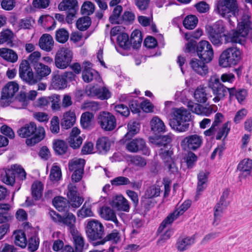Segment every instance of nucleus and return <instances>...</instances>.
I'll return each instance as SVG.
<instances>
[{"label":"nucleus","instance_id":"f257e3e1","mask_svg":"<svg viewBox=\"0 0 252 252\" xmlns=\"http://www.w3.org/2000/svg\"><path fill=\"white\" fill-rule=\"evenodd\" d=\"M251 17L244 14L238 23L237 30L231 32H225V27L221 20L217 21L213 26L207 28V34L210 40L216 46L229 42L242 44L245 38L252 31Z\"/></svg>","mask_w":252,"mask_h":252},{"label":"nucleus","instance_id":"f03ea898","mask_svg":"<svg viewBox=\"0 0 252 252\" xmlns=\"http://www.w3.org/2000/svg\"><path fill=\"white\" fill-rule=\"evenodd\" d=\"M184 52L186 53L196 54L202 62L210 63L214 57V51L211 44L206 40L197 43L191 39L186 44Z\"/></svg>","mask_w":252,"mask_h":252},{"label":"nucleus","instance_id":"7ed1b4c3","mask_svg":"<svg viewBox=\"0 0 252 252\" xmlns=\"http://www.w3.org/2000/svg\"><path fill=\"white\" fill-rule=\"evenodd\" d=\"M191 114L184 108H174L171 113L169 125L172 129L179 132H183L189 130Z\"/></svg>","mask_w":252,"mask_h":252},{"label":"nucleus","instance_id":"20e7f679","mask_svg":"<svg viewBox=\"0 0 252 252\" xmlns=\"http://www.w3.org/2000/svg\"><path fill=\"white\" fill-rule=\"evenodd\" d=\"M18 135L22 138L32 136L31 138L26 139L27 145L32 146L41 141L45 137V130L43 127H37L34 122H30L21 127L17 131Z\"/></svg>","mask_w":252,"mask_h":252},{"label":"nucleus","instance_id":"39448f33","mask_svg":"<svg viewBox=\"0 0 252 252\" xmlns=\"http://www.w3.org/2000/svg\"><path fill=\"white\" fill-rule=\"evenodd\" d=\"M241 59L240 49L237 47H229L220 55L219 59L220 66L223 67L235 66L239 63Z\"/></svg>","mask_w":252,"mask_h":252},{"label":"nucleus","instance_id":"423d86ee","mask_svg":"<svg viewBox=\"0 0 252 252\" xmlns=\"http://www.w3.org/2000/svg\"><path fill=\"white\" fill-rule=\"evenodd\" d=\"M215 10L221 17L227 19L229 24L232 25L230 17L238 11L237 0H219Z\"/></svg>","mask_w":252,"mask_h":252},{"label":"nucleus","instance_id":"0eeeda50","mask_svg":"<svg viewBox=\"0 0 252 252\" xmlns=\"http://www.w3.org/2000/svg\"><path fill=\"white\" fill-rule=\"evenodd\" d=\"M208 87L215 96L213 100L215 103L223 100L228 93L229 89L220 82V77L217 75L210 77L208 80Z\"/></svg>","mask_w":252,"mask_h":252},{"label":"nucleus","instance_id":"6e6552de","mask_svg":"<svg viewBox=\"0 0 252 252\" xmlns=\"http://www.w3.org/2000/svg\"><path fill=\"white\" fill-rule=\"evenodd\" d=\"M27 173L25 169L20 165L14 164L10 169L5 171V175L2 178L3 182L8 185L13 186L15 182V178L20 181L26 179Z\"/></svg>","mask_w":252,"mask_h":252},{"label":"nucleus","instance_id":"1a4fd4ad","mask_svg":"<svg viewBox=\"0 0 252 252\" xmlns=\"http://www.w3.org/2000/svg\"><path fill=\"white\" fill-rule=\"evenodd\" d=\"M104 228L98 220L91 219L87 220L86 232L88 238L92 240H101L104 235Z\"/></svg>","mask_w":252,"mask_h":252},{"label":"nucleus","instance_id":"9d476101","mask_svg":"<svg viewBox=\"0 0 252 252\" xmlns=\"http://www.w3.org/2000/svg\"><path fill=\"white\" fill-rule=\"evenodd\" d=\"M73 53L70 49L67 47L60 48L55 55V65L60 69L66 68L72 61Z\"/></svg>","mask_w":252,"mask_h":252},{"label":"nucleus","instance_id":"9b49d317","mask_svg":"<svg viewBox=\"0 0 252 252\" xmlns=\"http://www.w3.org/2000/svg\"><path fill=\"white\" fill-rule=\"evenodd\" d=\"M202 144V137L197 134L188 135L183 137L180 142L182 149L188 151H196Z\"/></svg>","mask_w":252,"mask_h":252},{"label":"nucleus","instance_id":"f8f14e48","mask_svg":"<svg viewBox=\"0 0 252 252\" xmlns=\"http://www.w3.org/2000/svg\"><path fill=\"white\" fill-rule=\"evenodd\" d=\"M97 121L100 127L105 131H111L115 129L117 126L116 117L110 112L105 111L100 112Z\"/></svg>","mask_w":252,"mask_h":252},{"label":"nucleus","instance_id":"ddd939ff","mask_svg":"<svg viewBox=\"0 0 252 252\" xmlns=\"http://www.w3.org/2000/svg\"><path fill=\"white\" fill-rule=\"evenodd\" d=\"M19 76L22 80L29 85L36 84V80L34 79L33 72L29 62L27 60H23L20 64Z\"/></svg>","mask_w":252,"mask_h":252},{"label":"nucleus","instance_id":"4468645a","mask_svg":"<svg viewBox=\"0 0 252 252\" xmlns=\"http://www.w3.org/2000/svg\"><path fill=\"white\" fill-rule=\"evenodd\" d=\"M67 201L74 208L79 207L84 201V198L80 195L76 186L71 183L67 186Z\"/></svg>","mask_w":252,"mask_h":252},{"label":"nucleus","instance_id":"2eb2a0df","mask_svg":"<svg viewBox=\"0 0 252 252\" xmlns=\"http://www.w3.org/2000/svg\"><path fill=\"white\" fill-rule=\"evenodd\" d=\"M86 93L89 96H96L101 100L107 99L110 97V93L108 89L97 86H87Z\"/></svg>","mask_w":252,"mask_h":252},{"label":"nucleus","instance_id":"dca6fc26","mask_svg":"<svg viewBox=\"0 0 252 252\" xmlns=\"http://www.w3.org/2000/svg\"><path fill=\"white\" fill-rule=\"evenodd\" d=\"M173 135L169 133L163 135V133L158 134L149 137V141L158 147L167 148L171 146Z\"/></svg>","mask_w":252,"mask_h":252},{"label":"nucleus","instance_id":"f3484780","mask_svg":"<svg viewBox=\"0 0 252 252\" xmlns=\"http://www.w3.org/2000/svg\"><path fill=\"white\" fill-rule=\"evenodd\" d=\"M19 90V86L17 83L14 82H8L3 88L1 92L0 102L3 105H8L9 103L7 102L6 104L7 99L12 98L15 94Z\"/></svg>","mask_w":252,"mask_h":252},{"label":"nucleus","instance_id":"a211bd4d","mask_svg":"<svg viewBox=\"0 0 252 252\" xmlns=\"http://www.w3.org/2000/svg\"><path fill=\"white\" fill-rule=\"evenodd\" d=\"M207 63L202 62L200 59L192 58L190 60L189 64L194 72L203 76L208 73V67L206 64Z\"/></svg>","mask_w":252,"mask_h":252},{"label":"nucleus","instance_id":"6ab92c4d","mask_svg":"<svg viewBox=\"0 0 252 252\" xmlns=\"http://www.w3.org/2000/svg\"><path fill=\"white\" fill-rule=\"evenodd\" d=\"M150 126L151 131L154 135L158 134L163 133L166 131V126L158 116H154L150 122Z\"/></svg>","mask_w":252,"mask_h":252},{"label":"nucleus","instance_id":"aec40b11","mask_svg":"<svg viewBox=\"0 0 252 252\" xmlns=\"http://www.w3.org/2000/svg\"><path fill=\"white\" fill-rule=\"evenodd\" d=\"M33 68L35 71L34 79L36 80V84L51 72L50 67L42 63L35 64Z\"/></svg>","mask_w":252,"mask_h":252},{"label":"nucleus","instance_id":"412c9836","mask_svg":"<svg viewBox=\"0 0 252 252\" xmlns=\"http://www.w3.org/2000/svg\"><path fill=\"white\" fill-rule=\"evenodd\" d=\"M110 204L113 208L117 210L128 212L129 209L128 201L122 195L115 196Z\"/></svg>","mask_w":252,"mask_h":252},{"label":"nucleus","instance_id":"4be33fe9","mask_svg":"<svg viewBox=\"0 0 252 252\" xmlns=\"http://www.w3.org/2000/svg\"><path fill=\"white\" fill-rule=\"evenodd\" d=\"M80 133V129L76 127H74L72 129L69 137L68 138V142L69 146L74 149L79 148L82 143V138L78 136Z\"/></svg>","mask_w":252,"mask_h":252},{"label":"nucleus","instance_id":"5701e85b","mask_svg":"<svg viewBox=\"0 0 252 252\" xmlns=\"http://www.w3.org/2000/svg\"><path fill=\"white\" fill-rule=\"evenodd\" d=\"M128 132L124 137L119 141L120 143H125L128 140H131L132 138L137 134L140 130V125L138 123L133 121L129 122L127 125Z\"/></svg>","mask_w":252,"mask_h":252},{"label":"nucleus","instance_id":"b1692460","mask_svg":"<svg viewBox=\"0 0 252 252\" xmlns=\"http://www.w3.org/2000/svg\"><path fill=\"white\" fill-rule=\"evenodd\" d=\"M51 85L56 90H63L67 86V80L63 74L60 75L54 72L52 74Z\"/></svg>","mask_w":252,"mask_h":252},{"label":"nucleus","instance_id":"393cba45","mask_svg":"<svg viewBox=\"0 0 252 252\" xmlns=\"http://www.w3.org/2000/svg\"><path fill=\"white\" fill-rule=\"evenodd\" d=\"M76 222L75 216L71 213H68L66 216H62L59 223H62L67 226L71 234L77 232L75 226Z\"/></svg>","mask_w":252,"mask_h":252},{"label":"nucleus","instance_id":"a878e982","mask_svg":"<svg viewBox=\"0 0 252 252\" xmlns=\"http://www.w3.org/2000/svg\"><path fill=\"white\" fill-rule=\"evenodd\" d=\"M52 202L54 207L59 212H68L70 204L65 198L57 196L54 197Z\"/></svg>","mask_w":252,"mask_h":252},{"label":"nucleus","instance_id":"bb28decb","mask_svg":"<svg viewBox=\"0 0 252 252\" xmlns=\"http://www.w3.org/2000/svg\"><path fill=\"white\" fill-rule=\"evenodd\" d=\"M100 215L104 220L112 221L117 226L119 225V222L117 220L116 213L110 207L108 206L102 207L100 210Z\"/></svg>","mask_w":252,"mask_h":252},{"label":"nucleus","instance_id":"cd10ccee","mask_svg":"<svg viewBox=\"0 0 252 252\" xmlns=\"http://www.w3.org/2000/svg\"><path fill=\"white\" fill-rule=\"evenodd\" d=\"M39 45L41 49L47 52L51 51L54 46L53 37L49 34H43L39 39Z\"/></svg>","mask_w":252,"mask_h":252},{"label":"nucleus","instance_id":"c85d7f7f","mask_svg":"<svg viewBox=\"0 0 252 252\" xmlns=\"http://www.w3.org/2000/svg\"><path fill=\"white\" fill-rule=\"evenodd\" d=\"M228 94L230 101L235 97L240 103H242L246 98L247 92L245 89L237 90L235 87H232L229 89Z\"/></svg>","mask_w":252,"mask_h":252},{"label":"nucleus","instance_id":"c756f323","mask_svg":"<svg viewBox=\"0 0 252 252\" xmlns=\"http://www.w3.org/2000/svg\"><path fill=\"white\" fill-rule=\"evenodd\" d=\"M0 56L6 61L14 63L18 59V56L16 52L14 50L6 48L0 49Z\"/></svg>","mask_w":252,"mask_h":252},{"label":"nucleus","instance_id":"7c9ffc66","mask_svg":"<svg viewBox=\"0 0 252 252\" xmlns=\"http://www.w3.org/2000/svg\"><path fill=\"white\" fill-rule=\"evenodd\" d=\"M120 144L125 145L126 150L131 153H137L142 150V138H135Z\"/></svg>","mask_w":252,"mask_h":252},{"label":"nucleus","instance_id":"2f4dec72","mask_svg":"<svg viewBox=\"0 0 252 252\" xmlns=\"http://www.w3.org/2000/svg\"><path fill=\"white\" fill-rule=\"evenodd\" d=\"M75 121V113L70 111L64 114L63 118L61 120V125L63 128L68 129L74 125Z\"/></svg>","mask_w":252,"mask_h":252},{"label":"nucleus","instance_id":"473e14b6","mask_svg":"<svg viewBox=\"0 0 252 252\" xmlns=\"http://www.w3.org/2000/svg\"><path fill=\"white\" fill-rule=\"evenodd\" d=\"M196 237L193 235L191 237H186L184 238H179L177 242V247L178 251L183 252L194 244Z\"/></svg>","mask_w":252,"mask_h":252},{"label":"nucleus","instance_id":"72a5a7b5","mask_svg":"<svg viewBox=\"0 0 252 252\" xmlns=\"http://www.w3.org/2000/svg\"><path fill=\"white\" fill-rule=\"evenodd\" d=\"M142 43V32L139 30L135 29L131 33L129 43L133 49H139Z\"/></svg>","mask_w":252,"mask_h":252},{"label":"nucleus","instance_id":"f704fd0d","mask_svg":"<svg viewBox=\"0 0 252 252\" xmlns=\"http://www.w3.org/2000/svg\"><path fill=\"white\" fill-rule=\"evenodd\" d=\"M13 38L14 33L12 31L9 29L3 30L0 33V44L5 43L8 46L13 47L15 45L13 42Z\"/></svg>","mask_w":252,"mask_h":252},{"label":"nucleus","instance_id":"c9c22d12","mask_svg":"<svg viewBox=\"0 0 252 252\" xmlns=\"http://www.w3.org/2000/svg\"><path fill=\"white\" fill-rule=\"evenodd\" d=\"M58 8L62 11L67 10V12L77 11L78 1L77 0H63L59 4Z\"/></svg>","mask_w":252,"mask_h":252},{"label":"nucleus","instance_id":"e433bc0d","mask_svg":"<svg viewBox=\"0 0 252 252\" xmlns=\"http://www.w3.org/2000/svg\"><path fill=\"white\" fill-rule=\"evenodd\" d=\"M121 240V236L119 232L116 229L113 230L111 233L107 234L104 238L100 241L97 242L95 245H102L106 242L110 241L112 244H117Z\"/></svg>","mask_w":252,"mask_h":252},{"label":"nucleus","instance_id":"4c0bfd02","mask_svg":"<svg viewBox=\"0 0 252 252\" xmlns=\"http://www.w3.org/2000/svg\"><path fill=\"white\" fill-rule=\"evenodd\" d=\"M71 235L73 239L75 252H83L84 249H87L88 244L85 245L84 239L81 234H78L77 232Z\"/></svg>","mask_w":252,"mask_h":252},{"label":"nucleus","instance_id":"58836bf2","mask_svg":"<svg viewBox=\"0 0 252 252\" xmlns=\"http://www.w3.org/2000/svg\"><path fill=\"white\" fill-rule=\"evenodd\" d=\"M43 185L39 181H34L31 187V193L35 200H39L42 196Z\"/></svg>","mask_w":252,"mask_h":252},{"label":"nucleus","instance_id":"ea45409f","mask_svg":"<svg viewBox=\"0 0 252 252\" xmlns=\"http://www.w3.org/2000/svg\"><path fill=\"white\" fill-rule=\"evenodd\" d=\"M110 148L109 140L107 137H102L97 139L96 148L99 153L106 154Z\"/></svg>","mask_w":252,"mask_h":252},{"label":"nucleus","instance_id":"a19ab883","mask_svg":"<svg viewBox=\"0 0 252 252\" xmlns=\"http://www.w3.org/2000/svg\"><path fill=\"white\" fill-rule=\"evenodd\" d=\"M252 169V160L244 159L238 164L237 170L241 172L244 176L249 175Z\"/></svg>","mask_w":252,"mask_h":252},{"label":"nucleus","instance_id":"79ce46f5","mask_svg":"<svg viewBox=\"0 0 252 252\" xmlns=\"http://www.w3.org/2000/svg\"><path fill=\"white\" fill-rule=\"evenodd\" d=\"M53 148L57 155H63L68 152L67 143L63 140H57L53 143Z\"/></svg>","mask_w":252,"mask_h":252},{"label":"nucleus","instance_id":"37998d69","mask_svg":"<svg viewBox=\"0 0 252 252\" xmlns=\"http://www.w3.org/2000/svg\"><path fill=\"white\" fill-rule=\"evenodd\" d=\"M85 160L82 158H73L68 162V169L73 171H84Z\"/></svg>","mask_w":252,"mask_h":252},{"label":"nucleus","instance_id":"c03bdc74","mask_svg":"<svg viewBox=\"0 0 252 252\" xmlns=\"http://www.w3.org/2000/svg\"><path fill=\"white\" fill-rule=\"evenodd\" d=\"M206 87L201 86L198 87L194 93V97L198 103H204L207 100V94L206 93Z\"/></svg>","mask_w":252,"mask_h":252},{"label":"nucleus","instance_id":"a18cd8bd","mask_svg":"<svg viewBox=\"0 0 252 252\" xmlns=\"http://www.w3.org/2000/svg\"><path fill=\"white\" fill-rule=\"evenodd\" d=\"M92 24L91 18L88 16L79 18L76 23L77 28L81 31H85L89 29Z\"/></svg>","mask_w":252,"mask_h":252},{"label":"nucleus","instance_id":"49530a36","mask_svg":"<svg viewBox=\"0 0 252 252\" xmlns=\"http://www.w3.org/2000/svg\"><path fill=\"white\" fill-rule=\"evenodd\" d=\"M198 22V18L195 15H189L185 18L183 24L186 29L192 30L196 27Z\"/></svg>","mask_w":252,"mask_h":252},{"label":"nucleus","instance_id":"de8ad7c7","mask_svg":"<svg viewBox=\"0 0 252 252\" xmlns=\"http://www.w3.org/2000/svg\"><path fill=\"white\" fill-rule=\"evenodd\" d=\"M208 173L203 171L200 172L197 175L198 183L197 186V192L203 191L206 187L208 181Z\"/></svg>","mask_w":252,"mask_h":252},{"label":"nucleus","instance_id":"09e8293b","mask_svg":"<svg viewBox=\"0 0 252 252\" xmlns=\"http://www.w3.org/2000/svg\"><path fill=\"white\" fill-rule=\"evenodd\" d=\"M85 63L87 65L84 67L82 72V78L83 80L86 83L91 82L94 78L95 74L94 73V71L89 66L91 63L89 62H86Z\"/></svg>","mask_w":252,"mask_h":252},{"label":"nucleus","instance_id":"8fccbe9b","mask_svg":"<svg viewBox=\"0 0 252 252\" xmlns=\"http://www.w3.org/2000/svg\"><path fill=\"white\" fill-rule=\"evenodd\" d=\"M93 118L94 115L92 113L89 112L83 113L80 119V124L82 127L85 129H90L92 120Z\"/></svg>","mask_w":252,"mask_h":252},{"label":"nucleus","instance_id":"3c124183","mask_svg":"<svg viewBox=\"0 0 252 252\" xmlns=\"http://www.w3.org/2000/svg\"><path fill=\"white\" fill-rule=\"evenodd\" d=\"M15 244L21 248H25L27 245V240L25 233L22 230L15 232Z\"/></svg>","mask_w":252,"mask_h":252},{"label":"nucleus","instance_id":"603ef678","mask_svg":"<svg viewBox=\"0 0 252 252\" xmlns=\"http://www.w3.org/2000/svg\"><path fill=\"white\" fill-rule=\"evenodd\" d=\"M117 40L120 47L124 49H128L130 48L129 37L127 33L123 32L119 34Z\"/></svg>","mask_w":252,"mask_h":252},{"label":"nucleus","instance_id":"864d4df0","mask_svg":"<svg viewBox=\"0 0 252 252\" xmlns=\"http://www.w3.org/2000/svg\"><path fill=\"white\" fill-rule=\"evenodd\" d=\"M95 10V5L90 1H86L83 3L81 8V13L84 15H91Z\"/></svg>","mask_w":252,"mask_h":252},{"label":"nucleus","instance_id":"5fc2aeb1","mask_svg":"<svg viewBox=\"0 0 252 252\" xmlns=\"http://www.w3.org/2000/svg\"><path fill=\"white\" fill-rule=\"evenodd\" d=\"M114 109L116 112L117 115L127 118L130 114V110L128 107L124 104H119L116 105Z\"/></svg>","mask_w":252,"mask_h":252},{"label":"nucleus","instance_id":"6e6d98bb","mask_svg":"<svg viewBox=\"0 0 252 252\" xmlns=\"http://www.w3.org/2000/svg\"><path fill=\"white\" fill-rule=\"evenodd\" d=\"M129 108L133 113H139L142 109V99L141 97H135L130 100Z\"/></svg>","mask_w":252,"mask_h":252},{"label":"nucleus","instance_id":"4d7b16f0","mask_svg":"<svg viewBox=\"0 0 252 252\" xmlns=\"http://www.w3.org/2000/svg\"><path fill=\"white\" fill-rule=\"evenodd\" d=\"M69 38L68 32L64 28L58 30L56 32L55 39L60 43H64Z\"/></svg>","mask_w":252,"mask_h":252},{"label":"nucleus","instance_id":"13d9d810","mask_svg":"<svg viewBox=\"0 0 252 252\" xmlns=\"http://www.w3.org/2000/svg\"><path fill=\"white\" fill-rule=\"evenodd\" d=\"M173 154L172 150L168 149L167 148H161L158 151V155L160 158L162 159L165 162L171 161L173 158L171 156Z\"/></svg>","mask_w":252,"mask_h":252},{"label":"nucleus","instance_id":"bf43d9fd","mask_svg":"<svg viewBox=\"0 0 252 252\" xmlns=\"http://www.w3.org/2000/svg\"><path fill=\"white\" fill-rule=\"evenodd\" d=\"M111 184L113 186H125L130 184V181L129 179L124 176H119L111 180Z\"/></svg>","mask_w":252,"mask_h":252},{"label":"nucleus","instance_id":"052dcab7","mask_svg":"<svg viewBox=\"0 0 252 252\" xmlns=\"http://www.w3.org/2000/svg\"><path fill=\"white\" fill-rule=\"evenodd\" d=\"M49 104L51 103L52 109L54 110H59L61 107V96L54 94L49 97Z\"/></svg>","mask_w":252,"mask_h":252},{"label":"nucleus","instance_id":"680f3d73","mask_svg":"<svg viewBox=\"0 0 252 252\" xmlns=\"http://www.w3.org/2000/svg\"><path fill=\"white\" fill-rule=\"evenodd\" d=\"M197 160V157L192 152L189 151L186 158V162L188 169H191Z\"/></svg>","mask_w":252,"mask_h":252},{"label":"nucleus","instance_id":"e2e57ef3","mask_svg":"<svg viewBox=\"0 0 252 252\" xmlns=\"http://www.w3.org/2000/svg\"><path fill=\"white\" fill-rule=\"evenodd\" d=\"M229 125V122H227L223 124L222 127L219 130L216 135V139L217 140H220L223 136H224V137L227 136L230 129V128L228 127V125Z\"/></svg>","mask_w":252,"mask_h":252},{"label":"nucleus","instance_id":"0e129e2a","mask_svg":"<svg viewBox=\"0 0 252 252\" xmlns=\"http://www.w3.org/2000/svg\"><path fill=\"white\" fill-rule=\"evenodd\" d=\"M187 106L188 109L194 113L202 115L203 106L198 103H195L192 101L188 102Z\"/></svg>","mask_w":252,"mask_h":252},{"label":"nucleus","instance_id":"69168bd1","mask_svg":"<svg viewBox=\"0 0 252 252\" xmlns=\"http://www.w3.org/2000/svg\"><path fill=\"white\" fill-rule=\"evenodd\" d=\"M39 239L36 236L33 235L29 238L28 249L31 252L35 251L38 248Z\"/></svg>","mask_w":252,"mask_h":252},{"label":"nucleus","instance_id":"338daca9","mask_svg":"<svg viewBox=\"0 0 252 252\" xmlns=\"http://www.w3.org/2000/svg\"><path fill=\"white\" fill-rule=\"evenodd\" d=\"M50 1L51 0H33L32 5L34 8L45 9L49 6Z\"/></svg>","mask_w":252,"mask_h":252},{"label":"nucleus","instance_id":"774afa93","mask_svg":"<svg viewBox=\"0 0 252 252\" xmlns=\"http://www.w3.org/2000/svg\"><path fill=\"white\" fill-rule=\"evenodd\" d=\"M50 130L53 133H58L60 131V121L57 116H54L50 122Z\"/></svg>","mask_w":252,"mask_h":252}]
</instances>
